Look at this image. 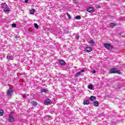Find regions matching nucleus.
<instances>
[{
    "mask_svg": "<svg viewBox=\"0 0 125 125\" xmlns=\"http://www.w3.org/2000/svg\"><path fill=\"white\" fill-rule=\"evenodd\" d=\"M14 113V112H12L10 113V115H9L8 121L10 123H12V122H14V117H13Z\"/></svg>",
    "mask_w": 125,
    "mask_h": 125,
    "instance_id": "f257e3e1",
    "label": "nucleus"
},
{
    "mask_svg": "<svg viewBox=\"0 0 125 125\" xmlns=\"http://www.w3.org/2000/svg\"><path fill=\"white\" fill-rule=\"evenodd\" d=\"M110 74H121L119 70H117V68H112L110 69Z\"/></svg>",
    "mask_w": 125,
    "mask_h": 125,
    "instance_id": "f03ea898",
    "label": "nucleus"
},
{
    "mask_svg": "<svg viewBox=\"0 0 125 125\" xmlns=\"http://www.w3.org/2000/svg\"><path fill=\"white\" fill-rule=\"evenodd\" d=\"M85 52H88V53H89V52H91V51H92V48L90 47H87L85 49Z\"/></svg>",
    "mask_w": 125,
    "mask_h": 125,
    "instance_id": "7ed1b4c3",
    "label": "nucleus"
},
{
    "mask_svg": "<svg viewBox=\"0 0 125 125\" xmlns=\"http://www.w3.org/2000/svg\"><path fill=\"white\" fill-rule=\"evenodd\" d=\"M12 93H13V90L11 89V88H9L7 92V95H9L10 96L12 95Z\"/></svg>",
    "mask_w": 125,
    "mask_h": 125,
    "instance_id": "20e7f679",
    "label": "nucleus"
},
{
    "mask_svg": "<svg viewBox=\"0 0 125 125\" xmlns=\"http://www.w3.org/2000/svg\"><path fill=\"white\" fill-rule=\"evenodd\" d=\"M44 104H45V105H50V104H51V103H50V99H46L45 102H44Z\"/></svg>",
    "mask_w": 125,
    "mask_h": 125,
    "instance_id": "39448f33",
    "label": "nucleus"
},
{
    "mask_svg": "<svg viewBox=\"0 0 125 125\" xmlns=\"http://www.w3.org/2000/svg\"><path fill=\"white\" fill-rule=\"evenodd\" d=\"M104 46L105 48L108 49V50H109L110 49V43H105L104 44Z\"/></svg>",
    "mask_w": 125,
    "mask_h": 125,
    "instance_id": "423d86ee",
    "label": "nucleus"
},
{
    "mask_svg": "<svg viewBox=\"0 0 125 125\" xmlns=\"http://www.w3.org/2000/svg\"><path fill=\"white\" fill-rule=\"evenodd\" d=\"M93 105L94 107H98L99 106V102L97 101H95L93 102Z\"/></svg>",
    "mask_w": 125,
    "mask_h": 125,
    "instance_id": "0eeeda50",
    "label": "nucleus"
},
{
    "mask_svg": "<svg viewBox=\"0 0 125 125\" xmlns=\"http://www.w3.org/2000/svg\"><path fill=\"white\" fill-rule=\"evenodd\" d=\"M86 11L88 12H90V13H91L93 11V8L92 7H89L88 8L86 9Z\"/></svg>",
    "mask_w": 125,
    "mask_h": 125,
    "instance_id": "6e6552de",
    "label": "nucleus"
},
{
    "mask_svg": "<svg viewBox=\"0 0 125 125\" xmlns=\"http://www.w3.org/2000/svg\"><path fill=\"white\" fill-rule=\"evenodd\" d=\"M116 26H117V24L114 22H111L110 23V27L112 28V29L115 28V27H116Z\"/></svg>",
    "mask_w": 125,
    "mask_h": 125,
    "instance_id": "1a4fd4ad",
    "label": "nucleus"
},
{
    "mask_svg": "<svg viewBox=\"0 0 125 125\" xmlns=\"http://www.w3.org/2000/svg\"><path fill=\"white\" fill-rule=\"evenodd\" d=\"M59 63L60 65H63L66 64V62H65V61H64L63 60H61L59 61Z\"/></svg>",
    "mask_w": 125,
    "mask_h": 125,
    "instance_id": "9d476101",
    "label": "nucleus"
},
{
    "mask_svg": "<svg viewBox=\"0 0 125 125\" xmlns=\"http://www.w3.org/2000/svg\"><path fill=\"white\" fill-rule=\"evenodd\" d=\"M31 105H32V106H34V107H36V106H37V102H36L35 101H32L31 102Z\"/></svg>",
    "mask_w": 125,
    "mask_h": 125,
    "instance_id": "9b49d317",
    "label": "nucleus"
},
{
    "mask_svg": "<svg viewBox=\"0 0 125 125\" xmlns=\"http://www.w3.org/2000/svg\"><path fill=\"white\" fill-rule=\"evenodd\" d=\"M7 59L9 60V61H10L13 59V57L12 56H7Z\"/></svg>",
    "mask_w": 125,
    "mask_h": 125,
    "instance_id": "f8f14e48",
    "label": "nucleus"
},
{
    "mask_svg": "<svg viewBox=\"0 0 125 125\" xmlns=\"http://www.w3.org/2000/svg\"><path fill=\"white\" fill-rule=\"evenodd\" d=\"M90 100L91 101H94V100H96V97L92 96L90 97Z\"/></svg>",
    "mask_w": 125,
    "mask_h": 125,
    "instance_id": "ddd939ff",
    "label": "nucleus"
},
{
    "mask_svg": "<svg viewBox=\"0 0 125 125\" xmlns=\"http://www.w3.org/2000/svg\"><path fill=\"white\" fill-rule=\"evenodd\" d=\"M83 105H88L89 104V101L87 100L84 101L83 102Z\"/></svg>",
    "mask_w": 125,
    "mask_h": 125,
    "instance_id": "4468645a",
    "label": "nucleus"
},
{
    "mask_svg": "<svg viewBox=\"0 0 125 125\" xmlns=\"http://www.w3.org/2000/svg\"><path fill=\"white\" fill-rule=\"evenodd\" d=\"M35 9H31L30 11V14H32V15L34 14V13H35Z\"/></svg>",
    "mask_w": 125,
    "mask_h": 125,
    "instance_id": "2eb2a0df",
    "label": "nucleus"
},
{
    "mask_svg": "<svg viewBox=\"0 0 125 125\" xmlns=\"http://www.w3.org/2000/svg\"><path fill=\"white\" fill-rule=\"evenodd\" d=\"M4 12H9V11H10V10L9 9H8V8L6 7L4 9Z\"/></svg>",
    "mask_w": 125,
    "mask_h": 125,
    "instance_id": "dca6fc26",
    "label": "nucleus"
},
{
    "mask_svg": "<svg viewBox=\"0 0 125 125\" xmlns=\"http://www.w3.org/2000/svg\"><path fill=\"white\" fill-rule=\"evenodd\" d=\"M41 92L42 93L43 92H45V93H46L47 92V90H46V89H42L41 90Z\"/></svg>",
    "mask_w": 125,
    "mask_h": 125,
    "instance_id": "f3484780",
    "label": "nucleus"
},
{
    "mask_svg": "<svg viewBox=\"0 0 125 125\" xmlns=\"http://www.w3.org/2000/svg\"><path fill=\"white\" fill-rule=\"evenodd\" d=\"M93 87V85H92V84H89L88 85V88H89V89H92Z\"/></svg>",
    "mask_w": 125,
    "mask_h": 125,
    "instance_id": "a211bd4d",
    "label": "nucleus"
},
{
    "mask_svg": "<svg viewBox=\"0 0 125 125\" xmlns=\"http://www.w3.org/2000/svg\"><path fill=\"white\" fill-rule=\"evenodd\" d=\"M89 43H90V44H92V45H93L94 44V41L93 40H91L89 42Z\"/></svg>",
    "mask_w": 125,
    "mask_h": 125,
    "instance_id": "6ab92c4d",
    "label": "nucleus"
},
{
    "mask_svg": "<svg viewBox=\"0 0 125 125\" xmlns=\"http://www.w3.org/2000/svg\"><path fill=\"white\" fill-rule=\"evenodd\" d=\"M6 6H7L6 3H3L2 4V7H3V8H6Z\"/></svg>",
    "mask_w": 125,
    "mask_h": 125,
    "instance_id": "aec40b11",
    "label": "nucleus"
},
{
    "mask_svg": "<svg viewBox=\"0 0 125 125\" xmlns=\"http://www.w3.org/2000/svg\"><path fill=\"white\" fill-rule=\"evenodd\" d=\"M81 75V72H78L75 76V78H78L79 76Z\"/></svg>",
    "mask_w": 125,
    "mask_h": 125,
    "instance_id": "412c9836",
    "label": "nucleus"
},
{
    "mask_svg": "<svg viewBox=\"0 0 125 125\" xmlns=\"http://www.w3.org/2000/svg\"><path fill=\"white\" fill-rule=\"evenodd\" d=\"M81 17H80V16H77L75 17V19H76L77 20H80L81 19Z\"/></svg>",
    "mask_w": 125,
    "mask_h": 125,
    "instance_id": "4be33fe9",
    "label": "nucleus"
},
{
    "mask_svg": "<svg viewBox=\"0 0 125 125\" xmlns=\"http://www.w3.org/2000/svg\"><path fill=\"white\" fill-rule=\"evenodd\" d=\"M3 115V110L2 109H0V116Z\"/></svg>",
    "mask_w": 125,
    "mask_h": 125,
    "instance_id": "5701e85b",
    "label": "nucleus"
},
{
    "mask_svg": "<svg viewBox=\"0 0 125 125\" xmlns=\"http://www.w3.org/2000/svg\"><path fill=\"white\" fill-rule=\"evenodd\" d=\"M34 27L36 28V29H39V25L37 23H34Z\"/></svg>",
    "mask_w": 125,
    "mask_h": 125,
    "instance_id": "b1692460",
    "label": "nucleus"
},
{
    "mask_svg": "<svg viewBox=\"0 0 125 125\" xmlns=\"http://www.w3.org/2000/svg\"><path fill=\"white\" fill-rule=\"evenodd\" d=\"M66 15L68 17L69 19H71V16H70L68 12L66 13Z\"/></svg>",
    "mask_w": 125,
    "mask_h": 125,
    "instance_id": "393cba45",
    "label": "nucleus"
},
{
    "mask_svg": "<svg viewBox=\"0 0 125 125\" xmlns=\"http://www.w3.org/2000/svg\"><path fill=\"white\" fill-rule=\"evenodd\" d=\"M12 27H13V28H16V23H13L12 24Z\"/></svg>",
    "mask_w": 125,
    "mask_h": 125,
    "instance_id": "a878e982",
    "label": "nucleus"
},
{
    "mask_svg": "<svg viewBox=\"0 0 125 125\" xmlns=\"http://www.w3.org/2000/svg\"><path fill=\"white\" fill-rule=\"evenodd\" d=\"M28 1H29V0H24V2H25V3H28Z\"/></svg>",
    "mask_w": 125,
    "mask_h": 125,
    "instance_id": "bb28decb",
    "label": "nucleus"
},
{
    "mask_svg": "<svg viewBox=\"0 0 125 125\" xmlns=\"http://www.w3.org/2000/svg\"><path fill=\"white\" fill-rule=\"evenodd\" d=\"M83 72H84V69H82L80 71L81 73H83Z\"/></svg>",
    "mask_w": 125,
    "mask_h": 125,
    "instance_id": "cd10ccee",
    "label": "nucleus"
},
{
    "mask_svg": "<svg viewBox=\"0 0 125 125\" xmlns=\"http://www.w3.org/2000/svg\"><path fill=\"white\" fill-rule=\"evenodd\" d=\"M110 48L111 49L113 48V46H112L111 44H110Z\"/></svg>",
    "mask_w": 125,
    "mask_h": 125,
    "instance_id": "c85d7f7f",
    "label": "nucleus"
},
{
    "mask_svg": "<svg viewBox=\"0 0 125 125\" xmlns=\"http://www.w3.org/2000/svg\"><path fill=\"white\" fill-rule=\"evenodd\" d=\"M93 74H95L96 73V71H95V70H94L93 72Z\"/></svg>",
    "mask_w": 125,
    "mask_h": 125,
    "instance_id": "c756f323",
    "label": "nucleus"
},
{
    "mask_svg": "<svg viewBox=\"0 0 125 125\" xmlns=\"http://www.w3.org/2000/svg\"><path fill=\"white\" fill-rule=\"evenodd\" d=\"M76 38H77V39H80V37H79V36H76Z\"/></svg>",
    "mask_w": 125,
    "mask_h": 125,
    "instance_id": "7c9ffc66",
    "label": "nucleus"
},
{
    "mask_svg": "<svg viewBox=\"0 0 125 125\" xmlns=\"http://www.w3.org/2000/svg\"><path fill=\"white\" fill-rule=\"evenodd\" d=\"M47 118H51V116H47Z\"/></svg>",
    "mask_w": 125,
    "mask_h": 125,
    "instance_id": "2f4dec72",
    "label": "nucleus"
}]
</instances>
